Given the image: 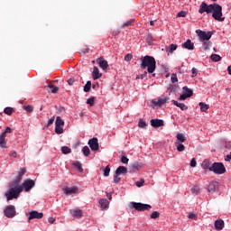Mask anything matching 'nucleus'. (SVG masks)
<instances>
[{
  "label": "nucleus",
  "mask_w": 231,
  "mask_h": 231,
  "mask_svg": "<svg viewBox=\"0 0 231 231\" xmlns=\"http://www.w3.org/2000/svg\"><path fill=\"white\" fill-rule=\"evenodd\" d=\"M26 174V168H23L15 179L10 182V189L5 193V198L7 201H12V199H17L23 192V186H21V181H23V176Z\"/></svg>",
  "instance_id": "nucleus-1"
},
{
  "label": "nucleus",
  "mask_w": 231,
  "mask_h": 231,
  "mask_svg": "<svg viewBox=\"0 0 231 231\" xmlns=\"http://www.w3.org/2000/svg\"><path fill=\"white\" fill-rule=\"evenodd\" d=\"M141 60L142 69H147L148 73H154L156 71V60L154 57L146 55Z\"/></svg>",
  "instance_id": "nucleus-2"
},
{
  "label": "nucleus",
  "mask_w": 231,
  "mask_h": 231,
  "mask_svg": "<svg viewBox=\"0 0 231 231\" xmlns=\"http://www.w3.org/2000/svg\"><path fill=\"white\" fill-rule=\"evenodd\" d=\"M211 14L215 21L218 23H223L225 21V16H223V7L219 4H212Z\"/></svg>",
  "instance_id": "nucleus-3"
},
{
  "label": "nucleus",
  "mask_w": 231,
  "mask_h": 231,
  "mask_svg": "<svg viewBox=\"0 0 231 231\" xmlns=\"http://www.w3.org/2000/svg\"><path fill=\"white\" fill-rule=\"evenodd\" d=\"M210 172H214V174H225V172H226V168H225L223 162H214L211 165Z\"/></svg>",
  "instance_id": "nucleus-4"
},
{
  "label": "nucleus",
  "mask_w": 231,
  "mask_h": 231,
  "mask_svg": "<svg viewBox=\"0 0 231 231\" xmlns=\"http://www.w3.org/2000/svg\"><path fill=\"white\" fill-rule=\"evenodd\" d=\"M130 208H135L138 212H145V210H151L152 207L149 204H143L140 202H131Z\"/></svg>",
  "instance_id": "nucleus-5"
},
{
  "label": "nucleus",
  "mask_w": 231,
  "mask_h": 231,
  "mask_svg": "<svg viewBox=\"0 0 231 231\" xmlns=\"http://www.w3.org/2000/svg\"><path fill=\"white\" fill-rule=\"evenodd\" d=\"M151 107L152 109H156V107H162V106H165L167 102H169V97H159L158 99H152Z\"/></svg>",
  "instance_id": "nucleus-6"
},
{
  "label": "nucleus",
  "mask_w": 231,
  "mask_h": 231,
  "mask_svg": "<svg viewBox=\"0 0 231 231\" xmlns=\"http://www.w3.org/2000/svg\"><path fill=\"white\" fill-rule=\"evenodd\" d=\"M196 33L199 37L200 41H210L212 38V32H205L201 30H197Z\"/></svg>",
  "instance_id": "nucleus-7"
},
{
  "label": "nucleus",
  "mask_w": 231,
  "mask_h": 231,
  "mask_svg": "<svg viewBox=\"0 0 231 231\" xmlns=\"http://www.w3.org/2000/svg\"><path fill=\"white\" fill-rule=\"evenodd\" d=\"M23 190L24 189L25 192H30L33 187H35V180L32 179H27L23 181Z\"/></svg>",
  "instance_id": "nucleus-8"
},
{
  "label": "nucleus",
  "mask_w": 231,
  "mask_h": 231,
  "mask_svg": "<svg viewBox=\"0 0 231 231\" xmlns=\"http://www.w3.org/2000/svg\"><path fill=\"white\" fill-rule=\"evenodd\" d=\"M5 216L6 217H9L12 219V217H15L16 212H15V206L9 205L5 209Z\"/></svg>",
  "instance_id": "nucleus-9"
},
{
  "label": "nucleus",
  "mask_w": 231,
  "mask_h": 231,
  "mask_svg": "<svg viewBox=\"0 0 231 231\" xmlns=\"http://www.w3.org/2000/svg\"><path fill=\"white\" fill-rule=\"evenodd\" d=\"M212 14V4L207 5V3L202 2L199 5V14Z\"/></svg>",
  "instance_id": "nucleus-10"
},
{
  "label": "nucleus",
  "mask_w": 231,
  "mask_h": 231,
  "mask_svg": "<svg viewBox=\"0 0 231 231\" xmlns=\"http://www.w3.org/2000/svg\"><path fill=\"white\" fill-rule=\"evenodd\" d=\"M43 217V213H39L38 211L32 210L29 213L28 223H30L32 219H42Z\"/></svg>",
  "instance_id": "nucleus-11"
},
{
  "label": "nucleus",
  "mask_w": 231,
  "mask_h": 231,
  "mask_svg": "<svg viewBox=\"0 0 231 231\" xmlns=\"http://www.w3.org/2000/svg\"><path fill=\"white\" fill-rule=\"evenodd\" d=\"M88 145L91 151H98V149H100V146L98 144V138L97 137L88 140Z\"/></svg>",
  "instance_id": "nucleus-12"
},
{
  "label": "nucleus",
  "mask_w": 231,
  "mask_h": 231,
  "mask_svg": "<svg viewBox=\"0 0 231 231\" xmlns=\"http://www.w3.org/2000/svg\"><path fill=\"white\" fill-rule=\"evenodd\" d=\"M217 189H219V182L213 180V181L209 182V184L208 186V192H209V194H214V192H216V190H217Z\"/></svg>",
  "instance_id": "nucleus-13"
},
{
  "label": "nucleus",
  "mask_w": 231,
  "mask_h": 231,
  "mask_svg": "<svg viewBox=\"0 0 231 231\" xmlns=\"http://www.w3.org/2000/svg\"><path fill=\"white\" fill-rule=\"evenodd\" d=\"M97 62H98L99 68H102L104 71L109 69V63L107 60H104L102 57L97 59Z\"/></svg>",
  "instance_id": "nucleus-14"
},
{
  "label": "nucleus",
  "mask_w": 231,
  "mask_h": 231,
  "mask_svg": "<svg viewBox=\"0 0 231 231\" xmlns=\"http://www.w3.org/2000/svg\"><path fill=\"white\" fill-rule=\"evenodd\" d=\"M72 217H77V219H80V217H84V211L81 209H73L70 211Z\"/></svg>",
  "instance_id": "nucleus-15"
},
{
  "label": "nucleus",
  "mask_w": 231,
  "mask_h": 231,
  "mask_svg": "<svg viewBox=\"0 0 231 231\" xmlns=\"http://www.w3.org/2000/svg\"><path fill=\"white\" fill-rule=\"evenodd\" d=\"M92 77L94 80H98L102 77V73L98 69V67H94L92 71Z\"/></svg>",
  "instance_id": "nucleus-16"
},
{
  "label": "nucleus",
  "mask_w": 231,
  "mask_h": 231,
  "mask_svg": "<svg viewBox=\"0 0 231 231\" xmlns=\"http://www.w3.org/2000/svg\"><path fill=\"white\" fill-rule=\"evenodd\" d=\"M152 127H163V120L162 119H152L151 120Z\"/></svg>",
  "instance_id": "nucleus-17"
},
{
  "label": "nucleus",
  "mask_w": 231,
  "mask_h": 231,
  "mask_svg": "<svg viewBox=\"0 0 231 231\" xmlns=\"http://www.w3.org/2000/svg\"><path fill=\"white\" fill-rule=\"evenodd\" d=\"M101 210H107L109 208V202L106 199H99Z\"/></svg>",
  "instance_id": "nucleus-18"
},
{
  "label": "nucleus",
  "mask_w": 231,
  "mask_h": 231,
  "mask_svg": "<svg viewBox=\"0 0 231 231\" xmlns=\"http://www.w3.org/2000/svg\"><path fill=\"white\" fill-rule=\"evenodd\" d=\"M216 230H223L225 228V221L223 219H217L215 221Z\"/></svg>",
  "instance_id": "nucleus-19"
},
{
  "label": "nucleus",
  "mask_w": 231,
  "mask_h": 231,
  "mask_svg": "<svg viewBox=\"0 0 231 231\" xmlns=\"http://www.w3.org/2000/svg\"><path fill=\"white\" fill-rule=\"evenodd\" d=\"M172 104L174 106H176L177 107H180V109L181 111H187V109H189V106H187V105L183 104V103H179L178 101L176 100H172Z\"/></svg>",
  "instance_id": "nucleus-20"
},
{
  "label": "nucleus",
  "mask_w": 231,
  "mask_h": 231,
  "mask_svg": "<svg viewBox=\"0 0 231 231\" xmlns=\"http://www.w3.org/2000/svg\"><path fill=\"white\" fill-rule=\"evenodd\" d=\"M177 141L175 143H183L184 142H187V137L183 134H176Z\"/></svg>",
  "instance_id": "nucleus-21"
},
{
  "label": "nucleus",
  "mask_w": 231,
  "mask_h": 231,
  "mask_svg": "<svg viewBox=\"0 0 231 231\" xmlns=\"http://www.w3.org/2000/svg\"><path fill=\"white\" fill-rule=\"evenodd\" d=\"M182 48H185V50H194V43L192 41L187 40V42L182 44Z\"/></svg>",
  "instance_id": "nucleus-22"
},
{
  "label": "nucleus",
  "mask_w": 231,
  "mask_h": 231,
  "mask_svg": "<svg viewBox=\"0 0 231 231\" xmlns=\"http://www.w3.org/2000/svg\"><path fill=\"white\" fill-rule=\"evenodd\" d=\"M201 167L204 169V171H210L212 168V162H210L208 160H205L203 161Z\"/></svg>",
  "instance_id": "nucleus-23"
},
{
  "label": "nucleus",
  "mask_w": 231,
  "mask_h": 231,
  "mask_svg": "<svg viewBox=\"0 0 231 231\" xmlns=\"http://www.w3.org/2000/svg\"><path fill=\"white\" fill-rule=\"evenodd\" d=\"M128 171L127 168H125V166H119L116 170V174L120 176V174H127Z\"/></svg>",
  "instance_id": "nucleus-24"
},
{
  "label": "nucleus",
  "mask_w": 231,
  "mask_h": 231,
  "mask_svg": "<svg viewBox=\"0 0 231 231\" xmlns=\"http://www.w3.org/2000/svg\"><path fill=\"white\" fill-rule=\"evenodd\" d=\"M0 147L2 149H6V136L5 135V134H2L0 135Z\"/></svg>",
  "instance_id": "nucleus-25"
},
{
  "label": "nucleus",
  "mask_w": 231,
  "mask_h": 231,
  "mask_svg": "<svg viewBox=\"0 0 231 231\" xmlns=\"http://www.w3.org/2000/svg\"><path fill=\"white\" fill-rule=\"evenodd\" d=\"M77 190H79V189H77L76 187L74 188H65L64 189V193L67 195V196H69V194H75L77 193Z\"/></svg>",
  "instance_id": "nucleus-26"
},
{
  "label": "nucleus",
  "mask_w": 231,
  "mask_h": 231,
  "mask_svg": "<svg viewBox=\"0 0 231 231\" xmlns=\"http://www.w3.org/2000/svg\"><path fill=\"white\" fill-rule=\"evenodd\" d=\"M199 106L200 107V111H202L203 113H207V111H208V108H209L208 105L203 102H200Z\"/></svg>",
  "instance_id": "nucleus-27"
},
{
  "label": "nucleus",
  "mask_w": 231,
  "mask_h": 231,
  "mask_svg": "<svg viewBox=\"0 0 231 231\" xmlns=\"http://www.w3.org/2000/svg\"><path fill=\"white\" fill-rule=\"evenodd\" d=\"M175 146L179 152H183V151H185V145H183V143H175Z\"/></svg>",
  "instance_id": "nucleus-28"
},
{
  "label": "nucleus",
  "mask_w": 231,
  "mask_h": 231,
  "mask_svg": "<svg viewBox=\"0 0 231 231\" xmlns=\"http://www.w3.org/2000/svg\"><path fill=\"white\" fill-rule=\"evenodd\" d=\"M45 88L51 89L52 93H59V87H55V85H47Z\"/></svg>",
  "instance_id": "nucleus-29"
},
{
  "label": "nucleus",
  "mask_w": 231,
  "mask_h": 231,
  "mask_svg": "<svg viewBox=\"0 0 231 231\" xmlns=\"http://www.w3.org/2000/svg\"><path fill=\"white\" fill-rule=\"evenodd\" d=\"M83 90L85 93H89V91H91V81L90 80L87 81L86 85L84 86Z\"/></svg>",
  "instance_id": "nucleus-30"
},
{
  "label": "nucleus",
  "mask_w": 231,
  "mask_h": 231,
  "mask_svg": "<svg viewBox=\"0 0 231 231\" xmlns=\"http://www.w3.org/2000/svg\"><path fill=\"white\" fill-rule=\"evenodd\" d=\"M61 152H62V154H71V148H69L68 146H62Z\"/></svg>",
  "instance_id": "nucleus-31"
},
{
  "label": "nucleus",
  "mask_w": 231,
  "mask_h": 231,
  "mask_svg": "<svg viewBox=\"0 0 231 231\" xmlns=\"http://www.w3.org/2000/svg\"><path fill=\"white\" fill-rule=\"evenodd\" d=\"M191 92L189 91V94H186L185 92L180 96L179 100H187V98H190V97H192V94H190Z\"/></svg>",
  "instance_id": "nucleus-32"
},
{
  "label": "nucleus",
  "mask_w": 231,
  "mask_h": 231,
  "mask_svg": "<svg viewBox=\"0 0 231 231\" xmlns=\"http://www.w3.org/2000/svg\"><path fill=\"white\" fill-rule=\"evenodd\" d=\"M55 125H58V126L64 125V120H62V118H60V116H57Z\"/></svg>",
  "instance_id": "nucleus-33"
},
{
  "label": "nucleus",
  "mask_w": 231,
  "mask_h": 231,
  "mask_svg": "<svg viewBox=\"0 0 231 231\" xmlns=\"http://www.w3.org/2000/svg\"><path fill=\"white\" fill-rule=\"evenodd\" d=\"M4 113H5V115H8V116H12V114L14 113V108H13V107H10V106L5 107V108L4 109Z\"/></svg>",
  "instance_id": "nucleus-34"
},
{
  "label": "nucleus",
  "mask_w": 231,
  "mask_h": 231,
  "mask_svg": "<svg viewBox=\"0 0 231 231\" xmlns=\"http://www.w3.org/2000/svg\"><path fill=\"white\" fill-rule=\"evenodd\" d=\"M82 152L84 156H89V154L91 153V150H89L88 146H84L82 149Z\"/></svg>",
  "instance_id": "nucleus-35"
},
{
  "label": "nucleus",
  "mask_w": 231,
  "mask_h": 231,
  "mask_svg": "<svg viewBox=\"0 0 231 231\" xmlns=\"http://www.w3.org/2000/svg\"><path fill=\"white\" fill-rule=\"evenodd\" d=\"M211 60H213V62H219V60H221V56L218 54H212Z\"/></svg>",
  "instance_id": "nucleus-36"
},
{
  "label": "nucleus",
  "mask_w": 231,
  "mask_h": 231,
  "mask_svg": "<svg viewBox=\"0 0 231 231\" xmlns=\"http://www.w3.org/2000/svg\"><path fill=\"white\" fill-rule=\"evenodd\" d=\"M142 167V165H140L139 163H134L131 165L130 169L131 171H133V172H135V171H138V169H140Z\"/></svg>",
  "instance_id": "nucleus-37"
},
{
  "label": "nucleus",
  "mask_w": 231,
  "mask_h": 231,
  "mask_svg": "<svg viewBox=\"0 0 231 231\" xmlns=\"http://www.w3.org/2000/svg\"><path fill=\"white\" fill-rule=\"evenodd\" d=\"M55 133L56 134H62V133H64V128H62V126L55 125Z\"/></svg>",
  "instance_id": "nucleus-38"
},
{
  "label": "nucleus",
  "mask_w": 231,
  "mask_h": 231,
  "mask_svg": "<svg viewBox=\"0 0 231 231\" xmlns=\"http://www.w3.org/2000/svg\"><path fill=\"white\" fill-rule=\"evenodd\" d=\"M151 219H158L160 218V212L158 211H153L151 216H150Z\"/></svg>",
  "instance_id": "nucleus-39"
},
{
  "label": "nucleus",
  "mask_w": 231,
  "mask_h": 231,
  "mask_svg": "<svg viewBox=\"0 0 231 231\" xmlns=\"http://www.w3.org/2000/svg\"><path fill=\"white\" fill-rule=\"evenodd\" d=\"M138 126L141 127V129H145V127H147V123H145L143 119H140L138 123Z\"/></svg>",
  "instance_id": "nucleus-40"
},
{
  "label": "nucleus",
  "mask_w": 231,
  "mask_h": 231,
  "mask_svg": "<svg viewBox=\"0 0 231 231\" xmlns=\"http://www.w3.org/2000/svg\"><path fill=\"white\" fill-rule=\"evenodd\" d=\"M182 89L186 95H191V97L192 95H194V92L192 91V89L189 88L188 87H183Z\"/></svg>",
  "instance_id": "nucleus-41"
},
{
  "label": "nucleus",
  "mask_w": 231,
  "mask_h": 231,
  "mask_svg": "<svg viewBox=\"0 0 231 231\" xmlns=\"http://www.w3.org/2000/svg\"><path fill=\"white\" fill-rule=\"evenodd\" d=\"M23 109L27 113H33V106H32L30 105L23 106Z\"/></svg>",
  "instance_id": "nucleus-42"
},
{
  "label": "nucleus",
  "mask_w": 231,
  "mask_h": 231,
  "mask_svg": "<svg viewBox=\"0 0 231 231\" xmlns=\"http://www.w3.org/2000/svg\"><path fill=\"white\" fill-rule=\"evenodd\" d=\"M74 167H77V169L79 171V172H82V164L79 162H73Z\"/></svg>",
  "instance_id": "nucleus-43"
},
{
  "label": "nucleus",
  "mask_w": 231,
  "mask_h": 231,
  "mask_svg": "<svg viewBox=\"0 0 231 231\" xmlns=\"http://www.w3.org/2000/svg\"><path fill=\"white\" fill-rule=\"evenodd\" d=\"M176 50H178V45L171 43L170 45V53H174V51H176Z\"/></svg>",
  "instance_id": "nucleus-44"
},
{
  "label": "nucleus",
  "mask_w": 231,
  "mask_h": 231,
  "mask_svg": "<svg viewBox=\"0 0 231 231\" xmlns=\"http://www.w3.org/2000/svg\"><path fill=\"white\" fill-rule=\"evenodd\" d=\"M87 104H88L90 107H93V106H95V97L88 98Z\"/></svg>",
  "instance_id": "nucleus-45"
},
{
  "label": "nucleus",
  "mask_w": 231,
  "mask_h": 231,
  "mask_svg": "<svg viewBox=\"0 0 231 231\" xmlns=\"http://www.w3.org/2000/svg\"><path fill=\"white\" fill-rule=\"evenodd\" d=\"M111 172V168H109V166H106L105 169H104V176L105 177H107L109 176V173Z\"/></svg>",
  "instance_id": "nucleus-46"
},
{
  "label": "nucleus",
  "mask_w": 231,
  "mask_h": 231,
  "mask_svg": "<svg viewBox=\"0 0 231 231\" xmlns=\"http://www.w3.org/2000/svg\"><path fill=\"white\" fill-rule=\"evenodd\" d=\"M125 62H131V60H133V54L128 53L125 56Z\"/></svg>",
  "instance_id": "nucleus-47"
},
{
  "label": "nucleus",
  "mask_w": 231,
  "mask_h": 231,
  "mask_svg": "<svg viewBox=\"0 0 231 231\" xmlns=\"http://www.w3.org/2000/svg\"><path fill=\"white\" fill-rule=\"evenodd\" d=\"M145 184V180L143 179H141L140 180L135 182L136 187H143V185Z\"/></svg>",
  "instance_id": "nucleus-48"
},
{
  "label": "nucleus",
  "mask_w": 231,
  "mask_h": 231,
  "mask_svg": "<svg viewBox=\"0 0 231 231\" xmlns=\"http://www.w3.org/2000/svg\"><path fill=\"white\" fill-rule=\"evenodd\" d=\"M133 23H134V20H130V21L123 23L122 28H127V26H131V24H133Z\"/></svg>",
  "instance_id": "nucleus-49"
},
{
  "label": "nucleus",
  "mask_w": 231,
  "mask_h": 231,
  "mask_svg": "<svg viewBox=\"0 0 231 231\" xmlns=\"http://www.w3.org/2000/svg\"><path fill=\"white\" fill-rule=\"evenodd\" d=\"M199 190H200L199 187V186H195L191 189V192H192V194H199Z\"/></svg>",
  "instance_id": "nucleus-50"
},
{
  "label": "nucleus",
  "mask_w": 231,
  "mask_h": 231,
  "mask_svg": "<svg viewBox=\"0 0 231 231\" xmlns=\"http://www.w3.org/2000/svg\"><path fill=\"white\" fill-rule=\"evenodd\" d=\"M189 219H198V215L196 213H189Z\"/></svg>",
  "instance_id": "nucleus-51"
},
{
  "label": "nucleus",
  "mask_w": 231,
  "mask_h": 231,
  "mask_svg": "<svg viewBox=\"0 0 231 231\" xmlns=\"http://www.w3.org/2000/svg\"><path fill=\"white\" fill-rule=\"evenodd\" d=\"M171 79L172 84H175V82H178V76L176 74H171Z\"/></svg>",
  "instance_id": "nucleus-52"
},
{
  "label": "nucleus",
  "mask_w": 231,
  "mask_h": 231,
  "mask_svg": "<svg viewBox=\"0 0 231 231\" xmlns=\"http://www.w3.org/2000/svg\"><path fill=\"white\" fill-rule=\"evenodd\" d=\"M204 51H207V50H209L210 48V42H205L203 44Z\"/></svg>",
  "instance_id": "nucleus-53"
},
{
  "label": "nucleus",
  "mask_w": 231,
  "mask_h": 231,
  "mask_svg": "<svg viewBox=\"0 0 231 231\" xmlns=\"http://www.w3.org/2000/svg\"><path fill=\"white\" fill-rule=\"evenodd\" d=\"M177 17H187V12L180 11L177 14Z\"/></svg>",
  "instance_id": "nucleus-54"
},
{
  "label": "nucleus",
  "mask_w": 231,
  "mask_h": 231,
  "mask_svg": "<svg viewBox=\"0 0 231 231\" xmlns=\"http://www.w3.org/2000/svg\"><path fill=\"white\" fill-rule=\"evenodd\" d=\"M121 162H123V163H125V164H127V163H129V158H127V157H125V156H122L121 157Z\"/></svg>",
  "instance_id": "nucleus-55"
},
{
  "label": "nucleus",
  "mask_w": 231,
  "mask_h": 231,
  "mask_svg": "<svg viewBox=\"0 0 231 231\" xmlns=\"http://www.w3.org/2000/svg\"><path fill=\"white\" fill-rule=\"evenodd\" d=\"M53 122H55V116H52L49 119L48 123H47V125L50 126V125H53Z\"/></svg>",
  "instance_id": "nucleus-56"
},
{
  "label": "nucleus",
  "mask_w": 231,
  "mask_h": 231,
  "mask_svg": "<svg viewBox=\"0 0 231 231\" xmlns=\"http://www.w3.org/2000/svg\"><path fill=\"white\" fill-rule=\"evenodd\" d=\"M12 133V128H10L9 126H7L5 128V131L2 134H5V136H6V134H11Z\"/></svg>",
  "instance_id": "nucleus-57"
},
{
  "label": "nucleus",
  "mask_w": 231,
  "mask_h": 231,
  "mask_svg": "<svg viewBox=\"0 0 231 231\" xmlns=\"http://www.w3.org/2000/svg\"><path fill=\"white\" fill-rule=\"evenodd\" d=\"M198 165V162H196V159H192L190 161V167H196Z\"/></svg>",
  "instance_id": "nucleus-58"
},
{
  "label": "nucleus",
  "mask_w": 231,
  "mask_h": 231,
  "mask_svg": "<svg viewBox=\"0 0 231 231\" xmlns=\"http://www.w3.org/2000/svg\"><path fill=\"white\" fill-rule=\"evenodd\" d=\"M9 156H11L12 158H17V152L13 151L9 153Z\"/></svg>",
  "instance_id": "nucleus-59"
},
{
  "label": "nucleus",
  "mask_w": 231,
  "mask_h": 231,
  "mask_svg": "<svg viewBox=\"0 0 231 231\" xmlns=\"http://www.w3.org/2000/svg\"><path fill=\"white\" fill-rule=\"evenodd\" d=\"M121 179L118 177V175L116 174L115 179H114V183H120Z\"/></svg>",
  "instance_id": "nucleus-60"
},
{
  "label": "nucleus",
  "mask_w": 231,
  "mask_h": 231,
  "mask_svg": "<svg viewBox=\"0 0 231 231\" xmlns=\"http://www.w3.org/2000/svg\"><path fill=\"white\" fill-rule=\"evenodd\" d=\"M68 84H69V86H73V84H75V79L70 78V79L68 80Z\"/></svg>",
  "instance_id": "nucleus-61"
},
{
  "label": "nucleus",
  "mask_w": 231,
  "mask_h": 231,
  "mask_svg": "<svg viewBox=\"0 0 231 231\" xmlns=\"http://www.w3.org/2000/svg\"><path fill=\"white\" fill-rule=\"evenodd\" d=\"M191 77H198V69L196 68L192 69V76Z\"/></svg>",
  "instance_id": "nucleus-62"
},
{
  "label": "nucleus",
  "mask_w": 231,
  "mask_h": 231,
  "mask_svg": "<svg viewBox=\"0 0 231 231\" xmlns=\"http://www.w3.org/2000/svg\"><path fill=\"white\" fill-rule=\"evenodd\" d=\"M48 221H49V223H51V225H53L55 223V218L49 217Z\"/></svg>",
  "instance_id": "nucleus-63"
},
{
  "label": "nucleus",
  "mask_w": 231,
  "mask_h": 231,
  "mask_svg": "<svg viewBox=\"0 0 231 231\" xmlns=\"http://www.w3.org/2000/svg\"><path fill=\"white\" fill-rule=\"evenodd\" d=\"M230 160H231V153L225 157V162H230Z\"/></svg>",
  "instance_id": "nucleus-64"
}]
</instances>
